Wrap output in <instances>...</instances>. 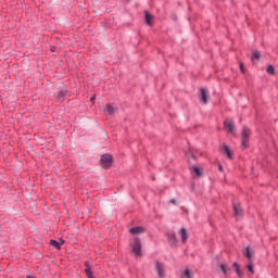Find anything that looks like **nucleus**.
I'll return each instance as SVG.
<instances>
[{"instance_id": "c85d7f7f", "label": "nucleus", "mask_w": 278, "mask_h": 278, "mask_svg": "<svg viewBox=\"0 0 278 278\" xmlns=\"http://www.w3.org/2000/svg\"><path fill=\"white\" fill-rule=\"evenodd\" d=\"M26 278H36L35 276H26Z\"/></svg>"}, {"instance_id": "1a4fd4ad", "label": "nucleus", "mask_w": 278, "mask_h": 278, "mask_svg": "<svg viewBox=\"0 0 278 278\" xmlns=\"http://www.w3.org/2000/svg\"><path fill=\"white\" fill-rule=\"evenodd\" d=\"M167 240L170 247H175V244H177V237L175 236V232H168Z\"/></svg>"}, {"instance_id": "4be33fe9", "label": "nucleus", "mask_w": 278, "mask_h": 278, "mask_svg": "<svg viewBox=\"0 0 278 278\" xmlns=\"http://www.w3.org/2000/svg\"><path fill=\"white\" fill-rule=\"evenodd\" d=\"M85 273H86L87 277H92V270L90 267H86Z\"/></svg>"}, {"instance_id": "f03ea898", "label": "nucleus", "mask_w": 278, "mask_h": 278, "mask_svg": "<svg viewBox=\"0 0 278 278\" xmlns=\"http://www.w3.org/2000/svg\"><path fill=\"white\" fill-rule=\"evenodd\" d=\"M114 163V159L111 156V154H103L100 159V164L102 168H110L112 164Z\"/></svg>"}, {"instance_id": "cd10ccee", "label": "nucleus", "mask_w": 278, "mask_h": 278, "mask_svg": "<svg viewBox=\"0 0 278 278\" xmlns=\"http://www.w3.org/2000/svg\"><path fill=\"white\" fill-rule=\"evenodd\" d=\"M191 157H193V160H197V157L194 156V154H193V153H191Z\"/></svg>"}, {"instance_id": "c756f323", "label": "nucleus", "mask_w": 278, "mask_h": 278, "mask_svg": "<svg viewBox=\"0 0 278 278\" xmlns=\"http://www.w3.org/2000/svg\"><path fill=\"white\" fill-rule=\"evenodd\" d=\"M51 51H55V49H54V48H51Z\"/></svg>"}, {"instance_id": "b1692460", "label": "nucleus", "mask_w": 278, "mask_h": 278, "mask_svg": "<svg viewBox=\"0 0 278 278\" xmlns=\"http://www.w3.org/2000/svg\"><path fill=\"white\" fill-rule=\"evenodd\" d=\"M248 270L250 273V275H253L254 270H253V264H249L248 265Z\"/></svg>"}, {"instance_id": "393cba45", "label": "nucleus", "mask_w": 278, "mask_h": 278, "mask_svg": "<svg viewBox=\"0 0 278 278\" xmlns=\"http://www.w3.org/2000/svg\"><path fill=\"white\" fill-rule=\"evenodd\" d=\"M217 166H218V170H219L220 173H225V170L223 169V164L217 163Z\"/></svg>"}, {"instance_id": "7ed1b4c3", "label": "nucleus", "mask_w": 278, "mask_h": 278, "mask_svg": "<svg viewBox=\"0 0 278 278\" xmlns=\"http://www.w3.org/2000/svg\"><path fill=\"white\" fill-rule=\"evenodd\" d=\"M241 136H242V147L247 149L249 147V138H251V129L248 127H243Z\"/></svg>"}, {"instance_id": "f8f14e48", "label": "nucleus", "mask_w": 278, "mask_h": 278, "mask_svg": "<svg viewBox=\"0 0 278 278\" xmlns=\"http://www.w3.org/2000/svg\"><path fill=\"white\" fill-rule=\"evenodd\" d=\"M233 212H235V216H242V208L240 207V204L233 205Z\"/></svg>"}, {"instance_id": "a211bd4d", "label": "nucleus", "mask_w": 278, "mask_h": 278, "mask_svg": "<svg viewBox=\"0 0 278 278\" xmlns=\"http://www.w3.org/2000/svg\"><path fill=\"white\" fill-rule=\"evenodd\" d=\"M220 268H222V271L224 273V275H227L229 273V270H231L227 267V264H222Z\"/></svg>"}, {"instance_id": "20e7f679", "label": "nucleus", "mask_w": 278, "mask_h": 278, "mask_svg": "<svg viewBox=\"0 0 278 278\" xmlns=\"http://www.w3.org/2000/svg\"><path fill=\"white\" fill-rule=\"evenodd\" d=\"M224 127L227 131V134H232V135H236V124H233V121L231 119H226L224 122Z\"/></svg>"}, {"instance_id": "f257e3e1", "label": "nucleus", "mask_w": 278, "mask_h": 278, "mask_svg": "<svg viewBox=\"0 0 278 278\" xmlns=\"http://www.w3.org/2000/svg\"><path fill=\"white\" fill-rule=\"evenodd\" d=\"M130 253L135 255V257H140V239L134 238L129 243Z\"/></svg>"}, {"instance_id": "6ab92c4d", "label": "nucleus", "mask_w": 278, "mask_h": 278, "mask_svg": "<svg viewBox=\"0 0 278 278\" xmlns=\"http://www.w3.org/2000/svg\"><path fill=\"white\" fill-rule=\"evenodd\" d=\"M267 73H268L269 75H275V66L268 65V67H267Z\"/></svg>"}, {"instance_id": "f3484780", "label": "nucleus", "mask_w": 278, "mask_h": 278, "mask_svg": "<svg viewBox=\"0 0 278 278\" xmlns=\"http://www.w3.org/2000/svg\"><path fill=\"white\" fill-rule=\"evenodd\" d=\"M233 268H236L238 277H242V271L240 270V266L238 265V263H233Z\"/></svg>"}, {"instance_id": "6e6552de", "label": "nucleus", "mask_w": 278, "mask_h": 278, "mask_svg": "<svg viewBox=\"0 0 278 278\" xmlns=\"http://www.w3.org/2000/svg\"><path fill=\"white\" fill-rule=\"evenodd\" d=\"M156 273L159 277L164 278L165 277V271H164V264L157 262L155 264Z\"/></svg>"}, {"instance_id": "a878e982", "label": "nucleus", "mask_w": 278, "mask_h": 278, "mask_svg": "<svg viewBox=\"0 0 278 278\" xmlns=\"http://www.w3.org/2000/svg\"><path fill=\"white\" fill-rule=\"evenodd\" d=\"M240 70L242 73H244V64H242V63L240 64Z\"/></svg>"}, {"instance_id": "ddd939ff", "label": "nucleus", "mask_w": 278, "mask_h": 278, "mask_svg": "<svg viewBox=\"0 0 278 278\" xmlns=\"http://www.w3.org/2000/svg\"><path fill=\"white\" fill-rule=\"evenodd\" d=\"M65 94H66V90L61 89L56 92V99H59V101H63Z\"/></svg>"}, {"instance_id": "423d86ee", "label": "nucleus", "mask_w": 278, "mask_h": 278, "mask_svg": "<svg viewBox=\"0 0 278 278\" xmlns=\"http://www.w3.org/2000/svg\"><path fill=\"white\" fill-rule=\"evenodd\" d=\"M144 21H146L147 25L152 27V25L154 23L153 14L149 13V11H144Z\"/></svg>"}, {"instance_id": "4468645a", "label": "nucleus", "mask_w": 278, "mask_h": 278, "mask_svg": "<svg viewBox=\"0 0 278 278\" xmlns=\"http://www.w3.org/2000/svg\"><path fill=\"white\" fill-rule=\"evenodd\" d=\"M51 247H54V249H62V243L58 242L56 240H50Z\"/></svg>"}, {"instance_id": "5701e85b", "label": "nucleus", "mask_w": 278, "mask_h": 278, "mask_svg": "<svg viewBox=\"0 0 278 278\" xmlns=\"http://www.w3.org/2000/svg\"><path fill=\"white\" fill-rule=\"evenodd\" d=\"M130 233H140V227L131 228Z\"/></svg>"}, {"instance_id": "bb28decb", "label": "nucleus", "mask_w": 278, "mask_h": 278, "mask_svg": "<svg viewBox=\"0 0 278 278\" xmlns=\"http://www.w3.org/2000/svg\"><path fill=\"white\" fill-rule=\"evenodd\" d=\"M85 266H86V268H90V263L85 262Z\"/></svg>"}, {"instance_id": "aec40b11", "label": "nucleus", "mask_w": 278, "mask_h": 278, "mask_svg": "<svg viewBox=\"0 0 278 278\" xmlns=\"http://www.w3.org/2000/svg\"><path fill=\"white\" fill-rule=\"evenodd\" d=\"M260 58H261L260 52H258V51H254V52H253V58H252V60H253V61L260 60Z\"/></svg>"}, {"instance_id": "39448f33", "label": "nucleus", "mask_w": 278, "mask_h": 278, "mask_svg": "<svg viewBox=\"0 0 278 278\" xmlns=\"http://www.w3.org/2000/svg\"><path fill=\"white\" fill-rule=\"evenodd\" d=\"M118 112V109L112 104H106L104 106V114H109V116H114Z\"/></svg>"}, {"instance_id": "7c9ffc66", "label": "nucleus", "mask_w": 278, "mask_h": 278, "mask_svg": "<svg viewBox=\"0 0 278 278\" xmlns=\"http://www.w3.org/2000/svg\"><path fill=\"white\" fill-rule=\"evenodd\" d=\"M91 101H94V97L91 98Z\"/></svg>"}, {"instance_id": "2eb2a0df", "label": "nucleus", "mask_w": 278, "mask_h": 278, "mask_svg": "<svg viewBox=\"0 0 278 278\" xmlns=\"http://www.w3.org/2000/svg\"><path fill=\"white\" fill-rule=\"evenodd\" d=\"M193 173L198 176L201 177V175L203 174V168L194 166L193 167Z\"/></svg>"}, {"instance_id": "9d476101", "label": "nucleus", "mask_w": 278, "mask_h": 278, "mask_svg": "<svg viewBox=\"0 0 278 278\" xmlns=\"http://www.w3.org/2000/svg\"><path fill=\"white\" fill-rule=\"evenodd\" d=\"M180 237H181L182 243L186 244V242H188V238H190V235L188 233V230L186 228L180 229Z\"/></svg>"}, {"instance_id": "dca6fc26", "label": "nucleus", "mask_w": 278, "mask_h": 278, "mask_svg": "<svg viewBox=\"0 0 278 278\" xmlns=\"http://www.w3.org/2000/svg\"><path fill=\"white\" fill-rule=\"evenodd\" d=\"M224 151L227 155V157H229L231 160V157H233V154L231 153V150H229L228 146H224Z\"/></svg>"}, {"instance_id": "412c9836", "label": "nucleus", "mask_w": 278, "mask_h": 278, "mask_svg": "<svg viewBox=\"0 0 278 278\" xmlns=\"http://www.w3.org/2000/svg\"><path fill=\"white\" fill-rule=\"evenodd\" d=\"M184 275L186 278H192V271H190V269H186Z\"/></svg>"}, {"instance_id": "0eeeda50", "label": "nucleus", "mask_w": 278, "mask_h": 278, "mask_svg": "<svg viewBox=\"0 0 278 278\" xmlns=\"http://www.w3.org/2000/svg\"><path fill=\"white\" fill-rule=\"evenodd\" d=\"M200 99L202 103H207V99H210V91L205 88L201 89Z\"/></svg>"}, {"instance_id": "9b49d317", "label": "nucleus", "mask_w": 278, "mask_h": 278, "mask_svg": "<svg viewBox=\"0 0 278 278\" xmlns=\"http://www.w3.org/2000/svg\"><path fill=\"white\" fill-rule=\"evenodd\" d=\"M253 249H251L250 247H248L247 249H245V251L243 252V255L245 256V257H248V260H253Z\"/></svg>"}, {"instance_id": "2f4dec72", "label": "nucleus", "mask_w": 278, "mask_h": 278, "mask_svg": "<svg viewBox=\"0 0 278 278\" xmlns=\"http://www.w3.org/2000/svg\"><path fill=\"white\" fill-rule=\"evenodd\" d=\"M172 203H175V200H172Z\"/></svg>"}]
</instances>
